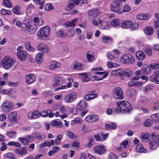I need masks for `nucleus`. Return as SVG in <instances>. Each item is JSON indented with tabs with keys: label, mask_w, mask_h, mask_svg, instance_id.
I'll return each mask as SVG.
<instances>
[{
	"label": "nucleus",
	"mask_w": 159,
	"mask_h": 159,
	"mask_svg": "<svg viewBox=\"0 0 159 159\" xmlns=\"http://www.w3.org/2000/svg\"><path fill=\"white\" fill-rule=\"evenodd\" d=\"M37 26L36 24H30V26H29V28L27 30V31L26 33L29 34H33L36 31Z\"/></svg>",
	"instance_id": "a878e982"
},
{
	"label": "nucleus",
	"mask_w": 159,
	"mask_h": 159,
	"mask_svg": "<svg viewBox=\"0 0 159 159\" xmlns=\"http://www.w3.org/2000/svg\"><path fill=\"white\" fill-rule=\"evenodd\" d=\"M151 67L149 66L147 67L143 68L142 70L143 72L145 74H149L151 72Z\"/></svg>",
	"instance_id": "680f3d73"
},
{
	"label": "nucleus",
	"mask_w": 159,
	"mask_h": 159,
	"mask_svg": "<svg viewBox=\"0 0 159 159\" xmlns=\"http://www.w3.org/2000/svg\"><path fill=\"white\" fill-rule=\"evenodd\" d=\"M132 24V22L130 20H123L121 22L122 27L125 29L129 28Z\"/></svg>",
	"instance_id": "c85d7f7f"
},
{
	"label": "nucleus",
	"mask_w": 159,
	"mask_h": 159,
	"mask_svg": "<svg viewBox=\"0 0 159 159\" xmlns=\"http://www.w3.org/2000/svg\"><path fill=\"white\" fill-rule=\"evenodd\" d=\"M152 124V121L149 119H146L144 121L143 124L146 127H149L151 126Z\"/></svg>",
	"instance_id": "49530a36"
},
{
	"label": "nucleus",
	"mask_w": 159,
	"mask_h": 159,
	"mask_svg": "<svg viewBox=\"0 0 159 159\" xmlns=\"http://www.w3.org/2000/svg\"><path fill=\"white\" fill-rule=\"evenodd\" d=\"M151 17L149 14H140L136 16L137 18L139 20H147L149 19Z\"/></svg>",
	"instance_id": "393cba45"
},
{
	"label": "nucleus",
	"mask_w": 159,
	"mask_h": 159,
	"mask_svg": "<svg viewBox=\"0 0 159 159\" xmlns=\"http://www.w3.org/2000/svg\"><path fill=\"white\" fill-rule=\"evenodd\" d=\"M44 9L47 11H49L53 9V7L52 6L51 3H47L44 6Z\"/></svg>",
	"instance_id": "0e129e2a"
},
{
	"label": "nucleus",
	"mask_w": 159,
	"mask_h": 159,
	"mask_svg": "<svg viewBox=\"0 0 159 159\" xmlns=\"http://www.w3.org/2000/svg\"><path fill=\"white\" fill-rule=\"evenodd\" d=\"M120 21L118 19H114L111 21V25L113 27H116L120 25Z\"/></svg>",
	"instance_id": "a19ab883"
},
{
	"label": "nucleus",
	"mask_w": 159,
	"mask_h": 159,
	"mask_svg": "<svg viewBox=\"0 0 159 159\" xmlns=\"http://www.w3.org/2000/svg\"><path fill=\"white\" fill-rule=\"evenodd\" d=\"M15 62V60L12 58L9 57H5L1 61V64L3 68L5 69H9L11 68Z\"/></svg>",
	"instance_id": "f03ea898"
},
{
	"label": "nucleus",
	"mask_w": 159,
	"mask_h": 159,
	"mask_svg": "<svg viewBox=\"0 0 159 159\" xmlns=\"http://www.w3.org/2000/svg\"><path fill=\"white\" fill-rule=\"evenodd\" d=\"M125 74L127 77H129L133 75V73L131 70L127 69L125 70Z\"/></svg>",
	"instance_id": "e2e57ef3"
},
{
	"label": "nucleus",
	"mask_w": 159,
	"mask_h": 159,
	"mask_svg": "<svg viewBox=\"0 0 159 159\" xmlns=\"http://www.w3.org/2000/svg\"><path fill=\"white\" fill-rule=\"evenodd\" d=\"M87 103L83 100H80L77 104V107L79 110H82L87 107Z\"/></svg>",
	"instance_id": "bb28decb"
},
{
	"label": "nucleus",
	"mask_w": 159,
	"mask_h": 159,
	"mask_svg": "<svg viewBox=\"0 0 159 159\" xmlns=\"http://www.w3.org/2000/svg\"><path fill=\"white\" fill-rule=\"evenodd\" d=\"M17 113L16 111L11 112L8 116V119L11 122H16L17 121Z\"/></svg>",
	"instance_id": "5701e85b"
},
{
	"label": "nucleus",
	"mask_w": 159,
	"mask_h": 159,
	"mask_svg": "<svg viewBox=\"0 0 159 159\" xmlns=\"http://www.w3.org/2000/svg\"><path fill=\"white\" fill-rule=\"evenodd\" d=\"M99 14V11L96 9L91 10L88 13L89 18L92 20V24L96 26L98 25V24L96 17Z\"/></svg>",
	"instance_id": "20e7f679"
},
{
	"label": "nucleus",
	"mask_w": 159,
	"mask_h": 159,
	"mask_svg": "<svg viewBox=\"0 0 159 159\" xmlns=\"http://www.w3.org/2000/svg\"><path fill=\"white\" fill-rule=\"evenodd\" d=\"M30 26V24L28 21L24 20L22 23L21 27V30L25 33L27 31V30L29 28V26Z\"/></svg>",
	"instance_id": "c756f323"
},
{
	"label": "nucleus",
	"mask_w": 159,
	"mask_h": 159,
	"mask_svg": "<svg viewBox=\"0 0 159 159\" xmlns=\"http://www.w3.org/2000/svg\"><path fill=\"white\" fill-rule=\"evenodd\" d=\"M122 7L121 2L119 0H114L113 2L110 6L111 11L114 12H118L119 14L122 13L120 10Z\"/></svg>",
	"instance_id": "423d86ee"
},
{
	"label": "nucleus",
	"mask_w": 159,
	"mask_h": 159,
	"mask_svg": "<svg viewBox=\"0 0 159 159\" xmlns=\"http://www.w3.org/2000/svg\"><path fill=\"white\" fill-rule=\"evenodd\" d=\"M105 126L107 129L109 128L111 129H115L116 127V125L115 123H113L111 124H106Z\"/></svg>",
	"instance_id": "5fc2aeb1"
},
{
	"label": "nucleus",
	"mask_w": 159,
	"mask_h": 159,
	"mask_svg": "<svg viewBox=\"0 0 159 159\" xmlns=\"http://www.w3.org/2000/svg\"><path fill=\"white\" fill-rule=\"evenodd\" d=\"M129 146V142L126 140H125L122 142L120 144V146H121L122 148H126L128 147Z\"/></svg>",
	"instance_id": "4d7b16f0"
},
{
	"label": "nucleus",
	"mask_w": 159,
	"mask_h": 159,
	"mask_svg": "<svg viewBox=\"0 0 159 159\" xmlns=\"http://www.w3.org/2000/svg\"><path fill=\"white\" fill-rule=\"evenodd\" d=\"M143 50L148 56H152V51L151 47H145L143 49Z\"/></svg>",
	"instance_id": "37998d69"
},
{
	"label": "nucleus",
	"mask_w": 159,
	"mask_h": 159,
	"mask_svg": "<svg viewBox=\"0 0 159 159\" xmlns=\"http://www.w3.org/2000/svg\"><path fill=\"white\" fill-rule=\"evenodd\" d=\"M102 41L104 43H110L112 40L110 37L108 36H103L102 37Z\"/></svg>",
	"instance_id": "a18cd8bd"
},
{
	"label": "nucleus",
	"mask_w": 159,
	"mask_h": 159,
	"mask_svg": "<svg viewBox=\"0 0 159 159\" xmlns=\"http://www.w3.org/2000/svg\"><path fill=\"white\" fill-rule=\"evenodd\" d=\"M11 22L13 25H16L17 27L21 28L22 23H21L20 21L17 20L15 18H13L11 19Z\"/></svg>",
	"instance_id": "79ce46f5"
},
{
	"label": "nucleus",
	"mask_w": 159,
	"mask_h": 159,
	"mask_svg": "<svg viewBox=\"0 0 159 159\" xmlns=\"http://www.w3.org/2000/svg\"><path fill=\"white\" fill-rule=\"evenodd\" d=\"M145 34L147 35H151L154 32L153 28L150 26H147L144 29Z\"/></svg>",
	"instance_id": "f704fd0d"
},
{
	"label": "nucleus",
	"mask_w": 159,
	"mask_h": 159,
	"mask_svg": "<svg viewBox=\"0 0 159 159\" xmlns=\"http://www.w3.org/2000/svg\"><path fill=\"white\" fill-rule=\"evenodd\" d=\"M3 6L10 8L11 7V4L9 0H3Z\"/></svg>",
	"instance_id": "052dcab7"
},
{
	"label": "nucleus",
	"mask_w": 159,
	"mask_h": 159,
	"mask_svg": "<svg viewBox=\"0 0 159 159\" xmlns=\"http://www.w3.org/2000/svg\"><path fill=\"white\" fill-rule=\"evenodd\" d=\"M26 82L28 84H30L34 82L35 79V76L33 74H30L25 76Z\"/></svg>",
	"instance_id": "aec40b11"
},
{
	"label": "nucleus",
	"mask_w": 159,
	"mask_h": 159,
	"mask_svg": "<svg viewBox=\"0 0 159 159\" xmlns=\"http://www.w3.org/2000/svg\"><path fill=\"white\" fill-rule=\"evenodd\" d=\"M150 148L151 150L154 151L156 150L159 146V135H157L152 139L149 143Z\"/></svg>",
	"instance_id": "6e6552de"
},
{
	"label": "nucleus",
	"mask_w": 159,
	"mask_h": 159,
	"mask_svg": "<svg viewBox=\"0 0 159 159\" xmlns=\"http://www.w3.org/2000/svg\"><path fill=\"white\" fill-rule=\"evenodd\" d=\"M74 4L72 0H70L69 1L68 4L66 8V10L69 11L70 10L74 7Z\"/></svg>",
	"instance_id": "603ef678"
},
{
	"label": "nucleus",
	"mask_w": 159,
	"mask_h": 159,
	"mask_svg": "<svg viewBox=\"0 0 159 159\" xmlns=\"http://www.w3.org/2000/svg\"><path fill=\"white\" fill-rule=\"evenodd\" d=\"M122 74L121 71L118 69H116L112 71L111 73V75L112 76H116Z\"/></svg>",
	"instance_id": "de8ad7c7"
},
{
	"label": "nucleus",
	"mask_w": 159,
	"mask_h": 159,
	"mask_svg": "<svg viewBox=\"0 0 159 159\" xmlns=\"http://www.w3.org/2000/svg\"><path fill=\"white\" fill-rule=\"evenodd\" d=\"M25 48L30 52H34L35 51V49L31 46L29 42H26L25 44Z\"/></svg>",
	"instance_id": "c9c22d12"
},
{
	"label": "nucleus",
	"mask_w": 159,
	"mask_h": 159,
	"mask_svg": "<svg viewBox=\"0 0 159 159\" xmlns=\"http://www.w3.org/2000/svg\"><path fill=\"white\" fill-rule=\"evenodd\" d=\"M131 10L130 7L128 4H126L124 6L123 12H129Z\"/></svg>",
	"instance_id": "69168bd1"
},
{
	"label": "nucleus",
	"mask_w": 159,
	"mask_h": 159,
	"mask_svg": "<svg viewBox=\"0 0 159 159\" xmlns=\"http://www.w3.org/2000/svg\"><path fill=\"white\" fill-rule=\"evenodd\" d=\"M63 137L61 135H59L57 136V138L55 139V143L58 145L61 143V140L62 139Z\"/></svg>",
	"instance_id": "3c124183"
},
{
	"label": "nucleus",
	"mask_w": 159,
	"mask_h": 159,
	"mask_svg": "<svg viewBox=\"0 0 159 159\" xmlns=\"http://www.w3.org/2000/svg\"><path fill=\"white\" fill-rule=\"evenodd\" d=\"M14 152L18 156H23L27 153V150L25 147L16 148L14 150Z\"/></svg>",
	"instance_id": "dca6fc26"
},
{
	"label": "nucleus",
	"mask_w": 159,
	"mask_h": 159,
	"mask_svg": "<svg viewBox=\"0 0 159 159\" xmlns=\"http://www.w3.org/2000/svg\"><path fill=\"white\" fill-rule=\"evenodd\" d=\"M13 107L14 105L12 102L6 101L2 104L0 108L3 112L7 113L12 110Z\"/></svg>",
	"instance_id": "0eeeda50"
},
{
	"label": "nucleus",
	"mask_w": 159,
	"mask_h": 159,
	"mask_svg": "<svg viewBox=\"0 0 159 159\" xmlns=\"http://www.w3.org/2000/svg\"><path fill=\"white\" fill-rule=\"evenodd\" d=\"M93 150L94 152L99 154H103L106 152V149L104 145H98L94 147Z\"/></svg>",
	"instance_id": "a211bd4d"
},
{
	"label": "nucleus",
	"mask_w": 159,
	"mask_h": 159,
	"mask_svg": "<svg viewBox=\"0 0 159 159\" xmlns=\"http://www.w3.org/2000/svg\"><path fill=\"white\" fill-rule=\"evenodd\" d=\"M63 75L60 76H56L54 77V79L52 80V85L53 87H57L61 84L63 83Z\"/></svg>",
	"instance_id": "9b49d317"
},
{
	"label": "nucleus",
	"mask_w": 159,
	"mask_h": 159,
	"mask_svg": "<svg viewBox=\"0 0 159 159\" xmlns=\"http://www.w3.org/2000/svg\"><path fill=\"white\" fill-rule=\"evenodd\" d=\"M78 75L85 82H88L89 80V77L86 73H81L79 74Z\"/></svg>",
	"instance_id": "4c0bfd02"
},
{
	"label": "nucleus",
	"mask_w": 159,
	"mask_h": 159,
	"mask_svg": "<svg viewBox=\"0 0 159 159\" xmlns=\"http://www.w3.org/2000/svg\"><path fill=\"white\" fill-rule=\"evenodd\" d=\"M135 54L137 58L140 60H143L146 57L144 53L141 51H137L136 52Z\"/></svg>",
	"instance_id": "7c9ffc66"
},
{
	"label": "nucleus",
	"mask_w": 159,
	"mask_h": 159,
	"mask_svg": "<svg viewBox=\"0 0 159 159\" xmlns=\"http://www.w3.org/2000/svg\"><path fill=\"white\" fill-rule=\"evenodd\" d=\"M99 117L98 115L94 114H91L87 116L85 118V121L89 123L95 122L98 120Z\"/></svg>",
	"instance_id": "2eb2a0df"
},
{
	"label": "nucleus",
	"mask_w": 159,
	"mask_h": 159,
	"mask_svg": "<svg viewBox=\"0 0 159 159\" xmlns=\"http://www.w3.org/2000/svg\"><path fill=\"white\" fill-rule=\"evenodd\" d=\"M141 140L143 142L148 141L150 139V135L148 133H143L140 135Z\"/></svg>",
	"instance_id": "e433bc0d"
},
{
	"label": "nucleus",
	"mask_w": 159,
	"mask_h": 159,
	"mask_svg": "<svg viewBox=\"0 0 159 159\" xmlns=\"http://www.w3.org/2000/svg\"><path fill=\"white\" fill-rule=\"evenodd\" d=\"M65 34L61 30H58L56 32V35L58 37L65 38Z\"/></svg>",
	"instance_id": "13d9d810"
},
{
	"label": "nucleus",
	"mask_w": 159,
	"mask_h": 159,
	"mask_svg": "<svg viewBox=\"0 0 159 159\" xmlns=\"http://www.w3.org/2000/svg\"><path fill=\"white\" fill-rule=\"evenodd\" d=\"M39 112L37 111H32L28 113V118L30 119H34L39 117Z\"/></svg>",
	"instance_id": "412c9836"
},
{
	"label": "nucleus",
	"mask_w": 159,
	"mask_h": 159,
	"mask_svg": "<svg viewBox=\"0 0 159 159\" xmlns=\"http://www.w3.org/2000/svg\"><path fill=\"white\" fill-rule=\"evenodd\" d=\"M98 23L100 25V28L102 29H108L109 28V23L106 21L98 19Z\"/></svg>",
	"instance_id": "4be33fe9"
},
{
	"label": "nucleus",
	"mask_w": 159,
	"mask_h": 159,
	"mask_svg": "<svg viewBox=\"0 0 159 159\" xmlns=\"http://www.w3.org/2000/svg\"><path fill=\"white\" fill-rule=\"evenodd\" d=\"M97 97V95L96 94L90 93L86 95L84 97V98L86 100L89 101L96 98Z\"/></svg>",
	"instance_id": "473e14b6"
},
{
	"label": "nucleus",
	"mask_w": 159,
	"mask_h": 159,
	"mask_svg": "<svg viewBox=\"0 0 159 159\" xmlns=\"http://www.w3.org/2000/svg\"><path fill=\"white\" fill-rule=\"evenodd\" d=\"M4 156L5 157L12 159H16V156L14 154L11 152L6 153L4 154Z\"/></svg>",
	"instance_id": "09e8293b"
},
{
	"label": "nucleus",
	"mask_w": 159,
	"mask_h": 159,
	"mask_svg": "<svg viewBox=\"0 0 159 159\" xmlns=\"http://www.w3.org/2000/svg\"><path fill=\"white\" fill-rule=\"evenodd\" d=\"M34 139V138L32 136L26 135L22 138L20 137L18 138V140L21 143L24 145H27L29 143L31 142Z\"/></svg>",
	"instance_id": "9d476101"
},
{
	"label": "nucleus",
	"mask_w": 159,
	"mask_h": 159,
	"mask_svg": "<svg viewBox=\"0 0 159 159\" xmlns=\"http://www.w3.org/2000/svg\"><path fill=\"white\" fill-rule=\"evenodd\" d=\"M44 53L42 52H39L35 56V61L38 64H40L43 61V56Z\"/></svg>",
	"instance_id": "cd10ccee"
},
{
	"label": "nucleus",
	"mask_w": 159,
	"mask_h": 159,
	"mask_svg": "<svg viewBox=\"0 0 159 159\" xmlns=\"http://www.w3.org/2000/svg\"><path fill=\"white\" fill-rule=\"evenodd\" d=\"M77 94L75 92H72L66 95L65 97V100L68 103L73 102L76 98Z\"/></svg>",
	"instance_id": "4468645a"
},
{
	"label": "nucleus",
	"mask_w": 159,
	"mask_h": 159,
	"mask_svg": "<svg viewBox=\"0 0 159 159\" xmlns=\"http://www.w3.org/2000/svg\"><path fill=\"white\" fill-rule=\"evenodd\" d=\"M60 66V64L57 61H54L50 63L49 69L50 70H54L58 68Z\"/></svg>",
	"instance_id": "2f4dec72"
},
{
	"label": "nucleus",
	"mask_w": 159,
	"mask_h": 159,
	"mask_svg": "<svg viewBox=\"0 0 159 159\" xmlns=\"http://www.w3.org/2000/svg\"><path fill=\"white\" fill-rule=\"evenodd\" d=\"M12 11L15 14L19 15L21 14L20 9L19 7H14L12 9Z\"/></svg>",
	"instance_id": "864d4df0"
},
{
	"label": "nucleus",
	"mask_w": 159,
	"mask_h": 159,
	"mask_svg": "<svg viewBox=\"0 0 159 159\" xmlns=\"http://www.w3.org/2000/svg\"><path fill=\"white\" fill-rule=\"evenodd\" d=\"M1 14L3 15H10L11 13V11L10 10L2 9L1 11Z\"/></svg>",
	"instance_id": "bf43d9fd"
},
{
	"label": "nucleus",
	"mask_w": 159,
	"mask_h": 159,
	"mask_svg": "<svg viewBox=\"0 0 159 159\" xmlns=\"http://www.w3.org/2000/svg\"><path fill=\"white\" fill-rule=\"evenodd\" d=\"M50 29L48 26L44 27L41 28L38 31V38L42 39H48Z\"/></svg>",
	"instance_id": "7ed1b4c3"
},
{
	"label": "nucleus",
	"mask_w": 159,
	"mask_h": 159,
	"mask_svg": "<svg viewBox=\"0 0 159 159\" xmlns=\"http://www.w3.org/2000/svg\"><path fill=\"white\" fill-rule=\"evenodd\" d=\"M114 97L116 98L122 99L123 98V93L122 89L120 87H116L113 90Z\"/></svg>",
	"instance_id": "ddd939ff"
},
{
	"label": "nucleus",
	"mask_w": 159,
	"mask_h": 159,
	"mask_svg": "<svg viewBox=\"0 0 159 159\" xmlns=\"http://www.w3.org/2000/svg\"><path fill=\"white\" fill-rule=\"evenodd\" d=\"M21 47H19L17 48L18 51L17 52L16 55L19 60L24 61L27 58V53L25 51L20 50V48Z\"/></svg>",
	"instance_id": "1a4fd4ad"
},
{
	"label": "nucleus",
	"mask_w": 159,
	"mask_h": 159,
	"mask_svg": "<svg viewBox=\"0 0 159 159\" xmlns=\"http://www.w3.org/2000/svg\"><path fill=\"white\" fill-rule=\"evenodd\" d=\"M7 137L10 138H14L16 135V133L14 131H7L6 133Z\"/></svg>",
	"instance_id": "c03bdc74"
},
{
	"label": "nucleus",
	"mask_w": 159,
	"mask_h": 159,
	"mask_svg": "<svg viewBox=\"0 0 159 159\" xmlns=\"http://www.w3.org/2000/svg\"><path fill=\"white\" fill-rule=\"evenodd\" d=\"M71 67L72 70H81L84 68V65L77 61H74L71 65Z\"/></svg>",
	"instance_id": "6ab92c4d"
},
{
	"label": "nucleus",
	"mask_w": 159,
	"mask_h": 159,
	"mask_svg": "<svg viewBox=\"0 0 159 159\" xmlns=\"http://www.w3.org/2000/svg\"><path fill=\"white\" fill-rule=\"evenodd\" d=\"M95 74L98 75V76L93 75L92 76V78L93 79L99 81L106 78L108 75L107 72L105 71L98 72L95 73Z\"/></svg>",
	"instance_id": "f8f14e48"
},
{
	"label": "nucleus",
	"mask_w": 159,
	"mask_h": 159,
	"mask_svg": "<svg viewBox=\"0 0 159 159\" xmlns=\"http://www.w3.org/2000/svg\"><path fill=\"white\" fill-rule=\"evenodd\" d=\"M74 34V31L73 29H70L68 31L66 34H65V38L70 37L73 36Z\"/></svg>",
	"instance_id": "6e6d98bb"
},
{
	"label": "nucleus",
	"mask_w": 159,
	"mask_h": 159,
	"mask_svg": "<svg viewBox=\"0 0 159 159\" xmlns=\"http://www.w3.org/2000/svg\"><path fill=\"white\" fill-rule=\"evenodd\" d=\"M118 157L112 153L111 152L109 154L108 158L109 159H118Z\"/></svg>",
	"instance_id": "774afa93"
},
{
	"label": "nucleus",
	"mask_w": 159,
	"mask_h": 159,
	"mask_svg": "<svg viewBox=\"0 0 159 159\" xmlns=\"http://www.w3.org/2000/svg\"><path fill=\"white\" fill-rule=\"evenodd\" d=\"M93 53L91 51H88L86 53V57L87 60L90 62L93 61L94 57Z\"/></svg>",
	"instance_id": "ea45409f"
},
{
	"label": "nucleus",
	"mask_w": 159,
	"mask_h": 159,
	"mask_svg": "<svg viewBox=\"0 0 159 159\" xmlns=\"http://www.w3.org/2000/svg\"><path fill=\"white\" fill-rule=\"evenodd\" d=\"M107 66L109 68H112L113 67H117L119 66V65L116 63H113L111 62H108L107 63Z\"/></svg>",
	"instance_id": "8fccbe9b"
},
{
	"label": "nucleus",
	"mask_w": 159,
	"mask_h": 159,
	"mask_svg": "<svg viewBox=\"0 0 159 159\" xmlns=\"http://www.w3.org/2000/svg\"><path fill=\"white\" fill-rule=\"evenodd\" d=\"M50 124L52 126H56L58 128L62 127L63 126L62 122L58 119H55L51 121Z\"/></svg>",
	"instance_id": "b1692460"
},
{
	"label": "nucleus",
	"mask_w": 159,
	"mask_h": 159,
	"mask_svg": "<svg viewBox=\"0 0 159 159\" xmlns=\"http://www.w3.org/2000/svg\"><path fill=\"white\" fill-rule=\"evenodd\" d=\"M136 150L137 152H147V150L144 148L142 144H139L137 145L136 147Z\"/></svg>",
	"instance_id": "58836bf2"
},
{
	"label": "nucleus",
	"mask_w": 159,
	"mask_h": 159,
	"mask_svg": "<svg viewBox=\"0 0 159 159\" xmlns=\"http://www.w3.org/2000/svg\"><path fill=\"white\" fill-rule=\"evenodd\" d=\"M120 61L123 64L131 65L134 63L135 58L130 54H125L121 57Z\"/></svg>",
	"instance_id": "39448f33"
},
{
	"label": "nucleus",
	"mask_w": 159,
	"mask_h": 159,
	"mask_svg": "<svg viewBox=\"0 0 159 159\" xmlns=\"http://www.w3.org/2000/svg\"><path fill=\"white\" fill-rule=\"evenodd\" d=\"M77 20V19L76 18L70 21L66 22L65 23V25L67 27H74L76 25Z\"/></svg>",
	"instance_id": "72a5a7b5"
},
{
	"label": "nucleus",
	"mask_w": 159,
	"mask_h": 159,
	"mask_svg": "<svg viewBox=\"0 0 159 159\" xmlns=\"http://www.w3.org/2000/svg\"><path fill=\"white\" fill-rule=\"evenodd\" d=\"M150 66L152 69H157L159 68V62L153 63L150 64Z\"/></svg>",
	"instance_id": "338daca9"
},
{
	"label": "nucleus",
	"mask_w": 159,
	"mask_h": 159,
	"mask_svg": "<svg viewBox=\"0 0 159 159\" xmlns=\"http://www.w3.org/2000/svg\"><path fill=\"white\" fill-rule=\"evenodd\" d=\"M116 104L117 107L116 111L117 113L120 112H128L132 108L130 104L127 101H119L117 102Z\"/></svg>",
	"instance_id": "f257e3e1"
},
{
	"label": "nucleus",
	"mask_w": 159,
	"mask_h": 159,
	"mask_svg": "<svg viewBox=\"0 0 159 159\" xmlns=\"http://www.w3.org/2000/svg\"><path fill=\"white\" fill-rule=\"evenodd\" d=\"M37 49L39 51L42 52L44 53H47L50 50L48 46L43 43H39L37 46Z\"/></svg>",
	"instance_id": "f3484780"
}]
</instances>
